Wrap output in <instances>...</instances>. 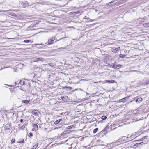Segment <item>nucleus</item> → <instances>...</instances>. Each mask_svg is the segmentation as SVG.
Wrapping results in <instances>:
<instances>
[{
    "mask_svg": "<svg viewBox=\"0 0 149 149\" xmlns=\"http://www.w3.org/2000/svg\"><path fill=\"white\" fill-rule=\"evenodd\" d=\"M20 84L21 85L25 86L26 85V86L27 87L26 88L27 90L29 89L30 86V84L28 82L27 80L26 79H24V81L22 80H20L19 82L17 84Z\"/></svg>",
    "mask_w": 149,
    "mask_h": 149,
    "instance_id": "obj_1",
    "label": "nucleus"
},
{
    "mask_svg": "<svg viewBox=\"0 0 149 149\" xmlns=\"http://www.w3.org/2000/svg\"><path fill=\"white\" fill-rule=\"evenodd\" d=\"M129 135H128V136L127 137H123L122 138L119 139L118 141L119 142L121 141L122 140L123 141H126V140H130V139L133 138L132 137L134 136L133 135H131L130 136V137L128 136Z\"/></svg>",
    "mask_w": 149,
    "mask_h": 149,
    "instance_id": "obj_2",
    "label": "nucleus"
},
{
    "mask_svg": "<svg viewBox=\"0 0 149 149\" xmlns=\"http://www.w3.org/2000/svg\"><path fill=\"white\" fill-rule=\"evenodd\" d=\"M54 43V40H52V38H49L47 42L45 43L47 45L52 44Z\"/></svg>",
    "mask_w": 149,
    "mask_h": 149,
    "instance_id": "obj_3",
    "label": "nucleus"
},
{
    "mask_svg": "<svg viewBox=\"0 0 149 149\" xmlns=\"http://www.w3.org/2000/svg\"><path fill=\"white\" fill-rule=\"evenodd\" d=\"M45 60V59L41 57H40L37 58L33 60V61L34 62H38L39 61H40L41 62H43Z\"/></svg>",
    "mask_w": 149,
    "mask_h": 149,
    "instance_id": "obj_4",
    "label": "nucleus"
},
{
    "mask_svg": "<svg viewBox=\"0 0 149 149\" xmlns=\"http://www.w3.org/2000/svg\"><path fill=\"white\" fill-rule=\"evenodd\" d=\"M120 49V47H118L117 48L114 47L112 49V51L115 53H117L119 51Z\"/></svg>",
    "mask_w": 149,
    "mask_h": 149,
    "instance_id": "obj_5",
    "label": "nucleus"
},
{
    "mask_svg": "<svg viewBox=\"0 0 149 149\" xmlns=\"http://www.w3.org/2000/svg\"><path fill=\"white\" fill-rule=\"evenodd\" d=\"M11 125L10 123H8L5 125L4 128L5 130H9L11 127Z\"/></svg>",
    "mask_w": 149,
    "mask_h": 149,
    "instance_id": "obj_6",
    "label": "nucleus"
},
{
    "mask_svg": "<svg viewBox=\"0 0 149 149\" xmlns=\"http://www.w3.org/2000/svg\"><path fill=\"white\" fill-rule=\"evenodd\" d=\"M146 80H143L140 82V84L142 85H147L149 84V80L148 81H146Z\"/></svg>",
    "mask_w": 149,
    "mask_h": 149,
    "instance_id": "obj_7",
    "label": "nucleus"
},
{
    "mask_svg": "<svg viewBox=\"0 0 149 149\" xmlns=\"http://www.w3.org/2000/svg\"><path fill=\"white\" fill-rule=\"evenodd\" d=\"M130 96H128L127 97H125L124 98H123L121 99H120L119 102H125L129 98Z\"/></svg>",
    "mask_w": 149,
    "mask_h": 149,
    "instance_id": "obj_8",
    "label": "nucleus"
},
{
    "mask_svg": "<svg viewBox=\"0 0 149 149\" xmlns=\"http://www.w3.org/2000/svg\"><path fill=\"white\" fill-rule=\"evenodd\" d=\"M148 136H146L143 137L141 138L140 139L138 140H135L134 141V142H136L137 141H143L144 140L146 139H147Z\"/></svg>",
    "mask_w": 149,
    "mask_h": 149,
    "instance_id": "obj_9",
    "label": "nucleus"
},
{
    "mask_svg": "<svg viewBox=\"0 0 149 149\" xmlns=\"http://www.w3.org/2000/svg\"><path fill=\"white\" fill-rule=\"evenodd\" d=\"M121 65H116L114 64L113 66V68L116 69H118L121 67Z\"/></svg>",
    "mask_w": 149,
    "mask_h": 149,
    "instance_id": "obj_10",
    "label": "nucleus"
},
{
    "mask_svg": "<svg viewBox=\"0 0 149 149\" xmlns=\"http://www.w3.org/2000/svg\"><path fill=\"white\" fill-rule=\"evenodd\" d=\"M39 112H38L37 110H34L32 111V113L34 115L37 116V115L38 114V113Z\"/></svg>",
    "mask_w": 149,
    "mask_h": 149,
    "instance_id": "obj_11",
    "label": "nucleus"
},
{
    "mask_svg": "<svg viewBox=\"0 0 149 149\" xmlns=\"http://www.w3.org/2000/svg\"><path fill=\"white\" fill-rule=\"evenodd\" d=\"M61 121H62V119H59L55 121L54 122V124L55 125H56L58 123H59L60 124H61Z\"/></svg>",
    "mask_w": 149,
    "mask_h": 149,
    "instance_id": "obj_12",
    "label": "nucleus"
},
{
    "mask_svg": "<svg viewBox=\"0 0 149 149\" xmlns=\"http://www.w3.org/2000/svg\"><path fill=\"white\" fill-rule=\"evenodd\" d=\"M142 99L141 97H139L136 99L135 100V101H136L137 103H140V102L142 100Z\"/></svg>",
    "mask_w": 149,
    "mask_h": 149,
    "instance_id": "obj_13",
    "label": "nucleus"
},
{
    "mask_svg": "<svg viewBox=\"0 0 149 149\" xmlns=\"http://www.w3.org/2000/svg\"><path fill=\"white\" fill-rule=\"evenodd\" d=\"M106 83H114L115 82V81L114 80H106L105 81Z\"/></svg>",
    "mask_w": 149,
    "mask_h": 149,
    "instance_id": "obj_14",
    "label": "nucleus"
},
{
    "mask_svg": "<svg viewBox=\"0 0 149 149\" xmlns=\"http://www.w3.org/2000/svg\"><path fill=\"white\" fill-rule=\"evenodd\" d=\"M30 100H22V102L24 104H28V103Z\"/></svg>",
    "mask_w": 149,
    "mask_h": 149,
    "instance_id": "obj_15",
    "label": "nucleus"
},
{
    "mask_svg": "<svg viewBox=\"0 0 149 149\" xmlns=\"http://www.w3.org/2000/svg\"><path fill=\"white\" fill-rule=\"evenodd\" d=\"M63 89H67V90L69 89V91H70L72 89V88L70 87L65 86L62 88Z\"/></svg>",
    "mask_w": 149,
    "mask_h": 149,
    "instance_id": "obj_16",
    "label": "nucleus"
},
{
    "mask_svg": "<svg viewBox=\"0 0 149 149\" xmlns=\"http://www.w3.org/2000/svg\"><path fill=\"white\" fill-rule=\"evenodd\" d=\"M23 42L25 43H28L31 42L32 43L33 42V41H31V40H25Z\"/></svg>",
    "mask_w": 149,
    "mask_h": 149,
    "instance_id": "obj_17",
    "label": "nucleus"
},
{
    "mask_svg": "<svg viewBox=\"0 0 149 149\" xmlns=\"http://www.w3.org/2000/svg\"><path fill=\"white\" fill-rule=\"evenodd\" d=\"M109 127L108 125H107L105 128L102 130V131L103 132H107V128H109Z\"/></svg>",
    "mask_w": 149,
    "mask_h": 149,
    "instance_id": "obj_18",
    "label": "nucleus"
},
{
    "mask_svg": "<svg viewBox=\"0 0 149 149\" xmlns=\"http://www.w3.org/2000/svg\"><path fill=\"white\" fill-rule=\"evenodd\" d=\"M143 26L146 27H149V23L146 24H144L143 25Z\"/></svg>",
    "mask_w": 149,
    "mask_h": 149,
    "instance_id": "obj_19",
    "label": "nucleus"
},
{
    "mask_svg": "<svg viewBox=\"0 0 149 149\" xmlns=\"http://www.w3.org/2000/svg\"><path fill=\"white\" fill-rule=\"evenodd\" d=\"M24 139H22V140L21 141H18L17 142V143H24Z\"/></svg>",
    "mask_w": 149,
    "mask_h": 149,
    "instance_id": "obj_20",
    "label": "nucleus"
},
{
    "mask_svg": "<svg viewBox=\"0 0 149 149\" xmlns=\"http://www.w3.org/2000/svg\"><path fill=\"white\" fill-rule=\"evenodd\" d=\"M126 56V55H123L121 54H120L119 55V57L121 58H123L124 57H125Z\"/></svg>",
    "mask_w": 149,
    "mask_h": 149,
    "instance_id": "obj_21",
    "label": "nucleus"
},
{
    "mask_svg": "<svg viewBox=\"0 0 149 149\" xmlns=\"http://www.w3.org/2000/svg\"><path fill=\"white\" fill-rule=\"evenodd\" d=\"M74 126L73 125H71V126H69L68 127H66V129H72V128H73V127H74Z\"/></svg>",
    "mask_w": 149,
    "mask_h": 149,
    "instance_id": "obj_22",
    "label": "nucleus"
},
{
    "mask_svg": "<svg viewBox=\"0 0 149 149\" xmlns=\"http://www.w3.org/2000/svg\"><path fill=\"white\" fill-rule=\"evenodd\" d=\"M38 146V144H36L31 148V149H36V148Z\"/></svg>",
    "mask_w": 149,
    "mask_h": 149,
    "instance_id": "obj_23",
    "label": "nucleus"
},
{
    "mask_svg": "<svg viewBox=\"0 0 149 149\" xmlns=\"http://www.w3.org/2000/svg\"><path fill=\"white\" fill-rule=\"evenodd\" d=\"M33 134L32 132H30L28 135V137L31 138L33 136Z\"/></svg>",
    "mask_w": 149,
    "mask_h": 149,
    "instance_id": "obj_24",
    "label": "nucleus"
},
{
    "mask_svg": "<svg viewBox=\"0 0 149 149\" xmlns=\"http://www.w3.org/2000/svg\"><path fill=\"white\" fill-rule=\"evenodd\" d=\"M98 130V128H96L94 129L93 130V132L94 133H95Z\"/></svg>",
    "mask_w": 149,
    "mask_h": 149,
    "instance_id": "obj_25",
    "label": "nucleus"
},
{
    "mask_svg": "<svg viewBox=\"0 0 149 149\" xmlns=\"http://www.w3.org/2000/svg\"><path fill=\"white\" fill-rule=\"evenodd\" d=\"M143 143V142H141V143H136V144H134V146H139V145H140V144H141L142 143Z\"/></svg>",
    "mask_w": 149,
    "mask_h": 149,
    "instance_id": "obj_26",
    "label": "nucleus"
},
{
    "mask_svg": "<svg viewBox=\"0 0 149 149\" xmlns=\"http://www.w3.org/2000/svg\"><path fill=\"white\" fill-rule=\"evenodd\" d=\"M34 127L36 128L37 129L38 128V126L36 124H34L33 125Z\"/></svg>",
    "mask_w": 149,
    "mask_h": 149,
    "instance_id": "obj_27",
    "label": "nucleus"
},
{
    "mask_svg": "<svg viewBox=\"0 0 149 149\" xmlns=\"http://www.w3.org/2000/svg\"><path fill=\"white\" fill-rule=\"evenodd\" d=\"M15 139H13L11 141V143H15Z\"/></svg>",
    "mask_w": 149,
    "mask_h": 149,
    "instance_id": "obj_28",
    "label": "nucleus"
},
{
    "mask_svg": "<svg viewBox=\"0 0 149 149\" xmlns=\"http://www.w3.org/2000/svg\"><path fill=\"white\" fill-rule=\"evenodd\" d=\"M107 118L106 116H103L102 117V119L103 120H105Z\"/></svg>",
    "mask_w": 149,
    "mask_h": 149,
    "instance_id": "obj_29",
    "label": "nucleus"
},
{
    "mask_svg": "<svg viewBox=\"0 0 149 149\" xmlns=\"http://www.w3.org/2000/svg\"><path fill=\"white\" fill-rule=\"evenodd\" d=\"M25 128V126L24 125L20 127V128L21 129H24Z\"/></svg>",
    "mask_w": 149,
    "mask_h": 149,
    "instance_id": "obj_30",
    "label": "nucleus"
},
{
    "mask_svg": "<svg viewBox=\"0 0 149 149\" xmlns=\"http://www.w3.org/2000/svg\"><path fill=\"white\" fill-rule=\"evenodd\" d=\"M44 45L43 44H35V45H36V46H37V45Z\"/></svg>",
    "mask_w": 149,
    "mask_h": 149,
    "instance_id": "obj_31",
    "label": "nucleus"
},
{
    "mask_svg": "<svg viewBox=\"0 0 149 149\" xmlns=\"http://www.w3.org/2000/svg\"><path fill=\"white\" fill-rule=\"evenodd\" d=\"M51 38H52V40H54V41L56 40L55 36H52V37H51Z\"/></svg>",
    "mask_w": 149,
    "mask_h": 149,
    "instance_id": "obj_32",
    "label": "nucleus"
},
{
    "mask_svg": "<svg viewBox=\"0 0 149 149\" xmlns=\"http://www.w3.org/2000/svg\"><path fill=\"white\" fill-rule=\"evenodd\" d=\"M26 3H24V6H28V5H27V1H26Z\"/></svg>",
    "mask_w": 149,
    "mask_h": 149,
    "instance_id": "obj_33",
    "label": "nucleus"
},
{
    "mask_svg": "<svg viewBox=\"0 0 149 149\" xmlns=\"http://www.w3.org/2000/svg\"><path fill=\"white\" fill-rule=\"evenodd\" d=\"M65 38H61V39H60L59 40H57V41H59V40H62V39H65Z\"/></svg>",
    "mask_w": 149,
    "mask_h": 149,
    "instance_id": "obj_34",
    "label": "nucleus"
},
{
    "mask_svg": "<svg viewBox=\"0 0 149 149\" xmlns=\"http://www.w3.org/2000/svg\"><path fill=\"white\" fill-rule=\"evenodd\" d=\"M79 90H80V91H83V92H85V91H84L83 90H82V89H81L79 88Z\"/></svg>",
    "mask_w": 149,
    "mask_h": 149,
    "instance_id": "obj_35",
    "label": "nucleus"
},
{
    "mask_svg": "<svg viewBox=\"0 0 149 149\" xmlns=\"http://www.w3.org/2000/svg\"><path fill=\"white\" fill-rule=\"evenodd\" d=\"M23 122V119H21L20 120V122L21 123H22Z\"/></svg>",
    "mask_w": 149,
    "mask_h": 149,
    "instance_id": "obj_36",
    "label": "nucleus"
},
{
    "mask_svg": "<svg viewBox=\"0 0 149 149\" xmlns=\"http://www.w3.org/2000/svg\"><path fill=\"white\" fill-rule=\"evenodd\" d=\"M15 15H16V14L14 13H13L12 15H11L13 16H15Z\"/></svg>",
    "mask_w": 149,
    "mask_h": 149,
    "instance_id": "obj_37",
    "label": "nucleus"
},
{
    "mask_svg": "<svg viewBox=\"0 0 149 149\" xmlns=\"http://www.w3.org/2000/svg\"><path fill=\"white\" fill-rule=\"evenodd\" d=\"M18 87H19V88L20 89H21V88H22V87L21 86H18Z\"/></svg>",
    "mask_w": 149,
    "mask_h": 149,
    "instance_id": "obj_38",
    "label": "nucleus"
},
{
    "mask_svg": "<svg viewBox=\"0 0 149 149\" xmlns=\"http://www.w3.org/2000/svg\"><path fill=\"white\" fill-rule=\"evenodd\" d=\"M75 90H72L71 91V92L72 93H74L75 92Z\"/></svg>",
    "mask_w": 149,
    "mask_h": 149,
    "instance_id": "obj_39",
    "label": "nucleus"
},
{
    "mask_svg": "<svg viewBox=\"0 0 149 149\" xmlns=\"http://www.w3.org/2000/svg\"><path fill=\"white\" fill-rule=\"evenodd\" d=\"M74 90H75V91H78V90H79V89H74Z\"/></svg>",
    "mask_w": 149,
    "mask_h": 149,
    "instance_id": "obj_40",
    "label": "nucleus"
},
{
    "mask_svg": "<svg viewBox=\"0 0 149 149\" xmlns=\"http://www.w3.org/2000/svg\"><path fill=\"white\" fill-rule=\"evenodd\" d=\"M133 101H135V100H136V98H133Z\"/></svg>",
    "mask_w": 149,
    "mask_h": 149,
    "instance_id": "obj_41",
    "label": "nucleus"
},
{
    "mask_svg": "<svg viewBox=\"0 0 149 149\" xmlns=\"http://www.w3.org/2000/svg\"><path fill=\"white\" fill-rule=\"evenodd\" d=\"M114 1H115V0H112V1L111 2H112V3H113Z\"/></svg>",
    "mask_w": 149,
    "mask_h": 149,
    "instance_id": "obj_42",
    "label": "nucleus"
},
{
    "mask_svg": "<svg viewBox=\"0 0 149 149\" xmlns=\"http://www.w3.org/2000/svg\"><path fill=\"white\" fill-rule=\"evenodd\" d=\"M112 3V2H111L110 3H108L109 4H110Z\"/></svg>",
    "mask_w": 149,
    "mask_h": 149,
    "instance_id": "obj_43",
    "label": "nucleus"
},
{
    "mask_svg": "<svg viewBox=\"0 0 149 149\" xmlns=\"http://www.w3.org/2000/svg\"><path fill=\"white\" fill-rule=\"evenodd\" d=\"M87 95L89 94V93H88L87 92H86Z\"/></svg>",
    "mask_w": 149,
    "mask_h": 149,
    "instance_id": "obj_44",
    "label": "nucleus"
},
{
    "mask_svg": "<svg viewBox=\"0 0 149 149\" xmlns=\"http://www.w3.org/2000/svg\"><path fill=\"white\" fill-rule=\"evenodd\" d=\"M15 85H16V82H15Z\"/></svg>",
    "mask_w": 149,
    "mask_h": 149,
    "instance_id": "obj_45",
    "label": "nucleus"
},
{
    "mask_svg": "<svg viewBox=\"0 0 149 149\" xmlns=\"http://www.w3.org/2000/svg\"><path fill=\"white\" fill-rule=\"evenodd\" d=\"M19 126H20V124H19Z\"/></svg>",
    "mask_w": 149,
    "mask_h": 149,
    "instance_id": "obj_46",
    "label": "nucleus"
},
{
    "mask_svg": "<svg viewBox=\"0 0 149 149\" xmlns=\"http://www.w3.org/2000/svg\"><path fill=\"white\" fill-rule=\"evenodd\" d=\"M42 52H44V51H42Z\"/></svg>",
    "mask_w": 149,
    "mask_h": 149,
    "instance_id": "obj_47",
    "label": "nucleus"
},
{
    "mask_svg": "<svg viewBox=\"0 0 149 149\" xmlns=\"http://www.w3.org/2000/svg\"><path fill=\"white\" fill-rule=\"evenodd\" d=\"M57 41H56L55 42H56Z\"/></svg>",
    "mask_w": 149,
    "mask_h": 149,
    "instance_id": "obj_48",
    "label": "nucleus"
},
{
    "mask_svg": "<svg viewBox=\"0 0 149 149\" xmlns=\"http://www.w3.org/2000/svg\"><path fill=\"white\" fill-rule=\"evenodd\" d=\"M57 41H56L55 42H56Z\"/></svg>",
    "mask_w": 149,
    "mask_h": 149,
    "instance_id": "obj_49",
    "label": "nucleus"
},
{
    "mask_svg": "<svg viewBox=\"0 0 149 149\" xmlns=\"http://www.w3.org/2000/svg\"><path fill=\"white\" fill-rule=\"evenodd\" d=\"M57 41H56L55 42H56Z\"/></svg>",
    "mask_w": 149,
    "mask_h": 149,
    "instance_id": "obj_50",
    "label": "nucleus"
},
{
    "mask_svg": "<svg viewBox=\"0 0 149 149\" xmlns=\"http://www.w3.org/2000/svg\"><path fill=\"white\" fill-rule=\"evenodd\" d=\"M148 53H149V52H148Z\"/></svg>",
    "mask_w": 149,
    "mask_h": 149,
    "instance_id": "obj_51",
    "label": "nucleus"
}]
</instances>
